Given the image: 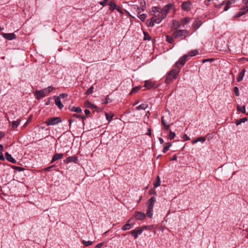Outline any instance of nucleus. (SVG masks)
Wrapping results in <instances>:
<instances>
[{
    "mask_svg": "<svg viewBox=\"0 0 248 248\" xmlns=\"http://www.w3.org/2000/svg\"><path fill=\"white\" fill-rule=\"evenodd\" d=\"M179 72V70L172 69L170 71L165 78V82L167 83H169L170 82L172 79H176L178 77Z\"/></svg>",
    "mask_w": 248,
    "mask_h": 248,
    "instance_id": "nucleus-1",
    "label": "nucleus"
},
{
    "mask_svg": "<svg viewBox=\"0 0 248 248\" xmlns=\"http://www.w3.org/2000/svg\"><path fill=\"white\" fill-rule=\"evenodd\" d=\"M62 122V120L60 117H54L47 119L45 122V123L47 126H49L58 124L59 123H61Z\"/></svg>",
    "mask_w": 248,
    "mask_h": 248,
    "instance_id": "nucleus-2",
    "label": "nucleus"
},
{
    "mask_svg": "<svg viewBox=\"0 0 248 248\" xmlns=\"http://www.w3.org/2000/svg\"><path fill=\"white\" fill-rule=\"evenodd\" d=\"M188 32V31L186 30H176V31L173 32L172 36L173 38L176 39L186 35Z\"/></svg>",
    "mask_w": 248,
    "mask_h": 248,
    "instance_id": "nucleus-3",
    "label": "nucleus"
},
{
    "mask_svg": "<svg viewBox=\"0 0 248 248\" xmlns=\"http://www.w3.org/2000/svg\"><path fill=\"white\" fill-rule=\"evenodd\" d=\"M153 18V22L154 24H159L163 19L166 18V15L165 14L164 15L160 14V13H158L157 15L155 16L152 17Z\"/></svg>",
    "mask_w": 248,
    "mask_h": 248,
    "instance_id": "nucleus-4",
    "label": "nucleus"
},
{
    "mask_svg": "<svg viewBox=\"0 0 248 248\" xmlns=\"http://www.w3.org/2000/svg\"><path fill=\"white\" fill-rule=\"evenodd\" d=\"M174 5L172 3H170L165 6L162 9H161L160 14L164 15L165 14L166 17L167 16L168 13Z\"/></svg>",
    "mask_w": 248,
    "mask_h": 248,
    "instance_id": "nucleus-5",
    "label": "nucleus"
},
{
    "mask_svg": "<svg viewBox=\"0 0 248 248\" xmlns=\"http://www.w3.org/2000/svg\"><path fill=\"white\" fill-rule=\"evenodd\" d=\"M143 232V229L140 227H137L131 232V235L136 239L138 236L141 234Z\"/></svg>",
    "mask_w": 248,
    "mask_h": 248,
    "instance_id": "nucleus-6",
    "label": "nucleus"
},
{
    "mask_svg": "<svg viewBox=\"0 0 248 248\" xmlns=\"http://www.w3.org/2000/svg\"><path fill=\"white\" fill-rule=\"evenodd\" d=\"M145 214L144 213L139 211H135V212L134 217L138 220H142L145 218Z\"/></svg>",
    "mask_w": 248,
    "mask_h": 248,
    "instance_id": "nucleus-7",
    "label": "nucleus"
},
{
    "mask_svg": "<svg viewBox=\"0 0 248 248\" xmlns=\"http://www.w3.org/2000/svg\"><path fill=\"white\" fill-rule=\"evenodd\" d=\"M1 35L4 38L8 40H12L16 37V35L14 33H6L2 32Z\"/></svg>",
    "mask_w": 248,
    "mask_h": 248,
    "instance_id": "nucleus-8",
    "label": "nucleus"
},
{
    "mask_svg": "<svg viewBox=\"0 0 248 248\" xmlns=\"http://www.w3.org/2000/svg\"><path fill=\"white\" fill-rule=\"evenodd\" d=\"M191 2L190 1H186L182 3L181 8L182 10L185 11H189L190 10Z\"/></svg>",
    "mask_w": 248,
    "mask_h": 248,
    "instance_id": "nucleus-9",
    "label": "nucleus"
},
{
    "mask_svg": "<svg viewBox=\"0 0 248 248\" xmlns=\"http://www.w3.org/2000/svg\"><path fill=\"white\" fill-rule=\"evenodd\" d=\"M144 87L148 90L155 88V83L150 80H146L145 81Z\"/></svg>",
    "mask_w": 248,
    "mask_h": 248,
    "instance_id": "nucleus-10",
    "label": "nucleus"
},
{
    "mask_svg": "<svg viewBox=\"0 0 248 248\" xmlns=\"http://www.w3.org/2000/svg\"><path fill=\"white\" fill-rule=\"evenodd\" d=\"M45 91L43 90H37L35 92V95L37 99H40L45 96Z\"/></svg>",
    "mask_w": 248,
    "mask_h": 248,
    "instance_id": "nucleus-11",
    "label": "nucleus"
},
{
    "mask_svg": "<svg viewBox=\"0 0 248 248\" xmlns=\"http://www.w3.org/2000/svg\"><path fill=\"white\" fill-rule=\"evenodd\" d=\"M186 62H185L184 59H182V58H180L179 61L175 63V66L178 69V70H180L181 68L184 65Z\"/></svg>",
    "mask_w": 248,
    "mask_h": 248,
    "instance_id": "nucleus-12",
    "label": "nucleus"
},
{
    "mask_svg": "<svg viewBox=\"0 0 248 248\" xmlns=\"http://www.w3.org/2000/svg\"><path fill=\"white\" fill-rule=\"evenodd\" d=\"M78 161V158L77 156H69L66 158L65 160V162L68 163L71 162H74L75 163H77Z\"/></svg>",
    "mask_w": 248,
    "mask_h": 248,
    "instance_id": "nucleus-13",
    "label": "nucleus"
},
{
    "mask_svg": "<svg viewBox=\"0 0 248 248\" xmlns=\"http://www.w3.org/2000/svg\"><path fill=\"white\" fill-rule=\"evenodd\" d=\"M5 158L10 162L12 163H16V161L15 159H14L12 155L9 154L8 152H6L5 154Z\"/></svg>",
    "mask_w": 248,
    "mask_h": 248,
    "instance_id": "nucleus-14",
    "label": "nucleus"
},
{
    "mask_svg": "<svg viewBox=\"0 0 248 248\" xmlns=\"http://www.w3.org/2000/svg\"><path fill=\"white\" fill-rule=\"evenodd\" d=\"M155 202V197H152L149 199L147 202V207L154 208V205Z\"/></svg>",
    "mask_w": 248,
    "mask_h": 248,
    "instance_id": "nucleus-15",
    "label": "nucleus"
},
{
    "mask_svg": "<svg viewBox=\"0 0 248 248\" xmlns=\"http://www.w3.org/2000/svg\"><path fill=\"white\" fill-rule=\"evenodd\" d=\"M63 155L62 154L56 153L54 155L52 159L50 162L51 163H53L55 161L62 158L63 157Z\"/></svg>",
    "mask_w": 248,
    "mask_h": 248,
    "instance_id": "nucleus-16",
    "label": "nucleus"
},
{
    "mask_svg": "<svg viewBox=\"0 0 248 248\" xmlns=\"http://www.w3.org/2000/svg\"><path fill=\"white\" fill-rule=\"evenodd\" d=\"M202 24V22L200 20H196L192 24V28L195 30H197Z\"/></svg>",
    "mask_w": 248,
    "mask_h": 248,
    "instance_id": "nucleus-17",
    "label": "nucleus"
},
{
    "mask_svg": "<svg viewBox=\"0 0 248 248\" xmlns=\"http://www.w3.org/2000/svg\"><path fill=\"white\" fill-rule=\"evenodd\" d=\"M181 26V24L180 21L179 22L176 20H173L172 21V27L174 29L177 30Z\"/></svg>",
    "mask_w": 248,
    "mask_h": 248,
    "instance_id": "nucleus-18",
    "label": "nucleus"
},
{
    "mask_svg": "<svg viewBox=\"0 0 248 248\" xmlns=\"http://www.w3.org/2000/svg\"><path fill=\"white\" fill-rule=\"evenodd\" d=\"M55 104L58 106L59 109H62L63 105L61 102V100L60 99V97H57L56 98L55 100Z\"/></svg>",
    "mask_w": 248,
    "mask_h": 248,
    "instance_id": "nucleus-19",
    "label": "nucleus"
},
{
    "mask_svg": "<svg viewBox=\"0 0 248 248\" xmlns=\"http://www.w3.org/2000/svg\"><path fill=\"white\" fill-rule=\"evenodd\" d=\"M108 5L109 6V10L111 11H114L117 7V5L113 0L109 1Z\"/></svg>",
    "mask_w": 248,
    "mask_h": 248,
    "instance_id": "nucleus-20",
    "label": "nucleus"
},
{
    "mask_svg": "<svg viewBox=\"0 0 248 248\" xmlns=\"http://www.w3.org/2000/svg\"><path fill=\"white\" fill-rule=\"evenodd\" d=\"M235 2V0H229L227 1L226 5L224 7V10L227 11L230 8V5Z\"/></svg>",
    "mask_w": 248,
    "mask_h": 248,
    "instance_id": "nucleus-21",
    "label": "nucleus"
},
{
    "mask_svg": "<svg viewBox=\"0 0 248 248\" xmlns=\"http://www.w3.org/2000/svg\"><path fill=\"white\" fill-rule=\"evenodd\" d=\"M161 124H162V125L163 126V127H164V128L165 129V130H169L170 125L166 124V121L165 120L164 116H162L161 117Z\"/></svg>",
    "mask_w": 248,
    "mask_h": 248,
    "instance_id": "nucleus-22",
    "label": "nucleus"
},
{
    "mask_svg": "<svg viewBox=\"0 0 248 248\" xmlns=\"http://www.w3.org/2000/svg\"><path fill=\"white\" fill-rule=\"evenodd\" d=\"M245 69H243L241 71V72L239 73V75H238V77H237V82H240L241 81L242 79L243 78H244V75H245Z\"/></svg>",
    "mask_w": 248,
    "mask_h": 248,
    "instance_id": "nucleus-23",
    "label": "nucleus"
},
{
    "mask_svg": "<svg viewBox=\"0 0 248 248\" xmlns=\"http://www.w3.org/2000/svg\"><path fill=\"white\" fill-rule=\"evenodd\" d=\"M190 20V18L188 17H184L180 20V23L181 25L184 26L187 23H189Z\"/></svg>",
    "mask_w": 248,
    "mask_h": 248,
    "instance_id": "nucleus-24",
    "label": "nucleus"
},
{
    "mask_svg": "<svg viewBox=\"0 0 248 248\" xmlns=\"http://www.w3.org/2000/svg\"><path fill=\"white\" fill-rule=\"evenodd\" d=\"M85 105L86 107L92 108H96L97 106L92 104L90 101L87 100L85 102Z\"/></svg>",
    "mask_w": 248,
    "mask_h": 248,
    "instance_id": "nucleus-25",
    "label": "nucleus"
},
{
    "mask_svg": "<svg viewBox=\"0 0 248 248\" xmlns=\"http://www.w3.org/2000/svg\"><path fill=\"white\" fill-rule=\"evenodd\" d=\"M134 224V223H126L123 226L122 229L123 231L128 230L133 226Z\"/></svg>",
    "mask_w": 248,
    "mask_h": 248,
    "instance_id": "nucleus-26",
    "label": "nucleus"
},
{
    "mask_svg": "<svg viewBox=\"0 0 248 248\" xmlns=\"http://www.w3.org/2000/svg\"><path fill=\"white\" fill-rule=\"evenodd\" d=\"M21 122V120L20 119H18L16 121H13L12 122V127L13 129H15L19 125L20 123Z\"/></svg>",
    "mask_w": 248,
    "mask_h": 248,
    "instance_id": "nucleus-27",
    "label": "nucleus"
},
{
    "mask_svg": "<svg viewBox=\"0 0 248 248\" xmlns=\"http://www.w3.org/2000/svg\"><path fill=\"white\" fill-rule=\"evenodd\" d=\"M248 121V118L247 117H244L238 120H236L235 121V124L236 125H238L242 123H245V122Z\"/></svg>",
    "mask_w": 248,
    "mask_h": 248,
    "instance_id": "nucleus-28",
    "label": "nucleus"
},
{
    "mask_svg": "<svg viewBox=\"0 0 248 248\" xmlns=\"http://www.w3.org/2000/svg\"><path fill=\"white\" fill-rule=\"evenodd\" d=\"M172 144L171 142H168L165 143V145L163 149L162 152L164 153H166L167 151L169 150L170 147L171 146Z\"/></svg>",
    "mask_w": 248,
    "mask_h": 248,
    "instance_id": "nucleus-29",
    "label": "nucleus"
},
{
    "mask_svg": "<svg viewBox=\"0 0 248 248\" xmlns=\"http://www.w3.org/2000/svg\"><path fill=\"white\" fill-rule=\"evenodd\" d=\"M69 109L71 111H74L77 113H80L81 112L82 110L81 108L80 107H73L72 108H69Z\"/></svg>",
    "mask_w": 248,
    "mask_h": 248,
    "instance_id": "nucleus-30",
    "label": "nucleus"
},
{
    "mask_svg": "<svg viewBox=\"0 0 248 248\" xmlns=\"http://www.w3.org/2000/svg\"><path fill=\"white\" fill-rule=\"evenodd\" d=\"M199 53V51L197 49H195V50H191L188 53V56H190V57H193V56H196L197 55H198Z\"/></svg>",
    "mask_w": 248,
    "mask_h": 248,
    "instance_id": "nucleus-31",
    "label": "nucleus"
},
{
    "mask_svg": "<svg viewBox=\"0 0 248 248\" xmlns=\"http://www.w3.org/2000/svg\"><path fill=\"white\" fill-rule=\"evenodd\" d=\"M153 208L148 207V209L147 210L146 214L147 216L150 218H152L153 217Z\"/></svg>",
    "mask_w": 248,
    "mask_h": 248,
    "instance_id": "nucleus-32",
    "label": "nucleus"
},
{
    "mask_svg": "<svg viewBox=\"0 0 248 248\" xmlns=\"http://www.w3.org/2000/svg\"><path fill=\"white\" fill-rule=\"evenodd\" d=\"M148 105L147 104H142L136 108V109L138 110H140V109H143L145 110L147 107Z\"/></svg>",
    "mask_w": 248,
    "mask_h": 248,
    "instance_id": "nucleus-33",
    "label": "nucleus"
},
{
    "mask_svg": "<svg viewBox=\"0 0 248 248\" xmlns=\"http://www.w3.org/2000/svg\"><path fill=\"white\" fill-rule=\"evenodd\" d=\"M141 87L140 86H136V87H134L132 89V91L130 92L129 94H132L133 93H137L138 92H139L140 91V90L141 89Z\"/></svg>",
    "mask_w": 248,
    "mask_h": 248,
    "instance_id": "nucleus-34",
    "label": "nucleus"
},
{
    "mask_svg": "<svg viewBox=\"0 0 248 248\" xmlns=\"http://www.w3.org/2000/svg\"><path fill=\"white\" fill-rule=\"evenodd\" d=\"M146 24L148 27H153L154 26L153 18L152 17L151 18L147 19L146 21Z\"/></svg>",
    "mask_w": 248,
    "mask_h": 248,
    "instance_id": "nucleus-35",
    "label": "nucleus"
},
{
    "mask_svg": "<svg viewBox=\"0 0 248 248\" xmlns=\"http://www.w3.org/2000/svg\"><path fill=\"white\" fill-rule=\"evenodd\" d=\"M73 116L74 117H75V118H79V119H82V120L83 124V125L84 124V120L86 119V117L85 116H82V115H79V114H73Z\"/></svg>",
    "mask_w": 248,
    "mask_h": 248,
    "instance_id": "nucleus-36",
    "label": "nucleus"
},
{
    "mask_svg": "<svg viewBox=\"0 0 248 248\" xmlns=\"http://www.w3.org/2000/svg\"><path fill=\"white\" fill-rule=\"evenodd\" d=\"M160 183H161V182H160V178H159V176H157L156 177V182L154 183V187H157L159 186L160 185Z\"/></svg>",
    "mask_w": 248,
    "mask_h": 248,
    "instance_id": "nucleus-37",
    "label": "nucleus"
},
{
    "mask_svg": "<svg viewBox=\"0 0 248 248\" xmlns=\"http://www.w3.org/2000/svg\"><path fill=\"white\" fill-rule=\"evenodd\" d=\"M140 5L141 9L142 11H144L146 8V2L144 0H142L140 2Z\"/></svg>",
    "mask_w": 248,
    "mask_h": 248,
    "instance_id": "nucleus-38",
    "label": "nucleus"
},
{
    "mask_svg": "<svg viewBox=\"0 0 248 248\" xmlns=\"http://www.w3.org/2000/svg\"><path fill=\"white\" fill-rule=\"evenodd\" d=\"M166 41L168 43L172 44L174 40L173 39V37H171L169 35H166Z\"/></svg>",
    "mask_w": 248,
    "mask_h": 248,
    "instance_id": "nucleus-39",
    "label": "nucleus"
},
{
    "mask_svg": "<svg viewBox=\"0 0 248 248\" xmlns=\"http://www.w3.org/2000/svg\"><path fill=\"white\" fill-rule=\"evenodd\" d=\"M246 14V11H240L237 13L234 16V18H238Z\"/></svg>",
    "mask_w": 248,
    "mask_h": 248,
    "instance_id": "nucleus-40",
    "label": "nucleus"
},
{
    "mask_svg": "<svg viewBox=\"0 0 248 248\" xmlns=\"http://www.w3.org/2000/svg\"><path fill=\"white\" fill-rule=\"evenodd\" d=\"M138 17L139 18H140V19L142 21H144V20H145V19L147 17V15L145 14H140V15H138Z\"/></svg>",
    "mask_w": 248,
    "mask_h": 248,
    "instance_id": "nucleus-41",
    "label": "nucleus"
},
{
    "mask_svg": "<svg viewBox=\"0 0 248 248\" xmlns=\"http://www.w3.org/2000/svg\"><path fill=\"white\" fill-rule=\"evenodd\" d=\"M237 110L242 113H246V109H245V106H243L242 107H241L239 105L237 106Z\"/></svg>",
    "mask_w": 248,
    "mask_h": 248,
    "instance_id": "nucleus-42",
    "label": "nucleus"
},
{
    "mask_svg": "<svg viewBox=\"0 0 248 248\" xmlns=\"http://www.w3.org/2000/svg\"><path fill=\"white\" fill-rule=\"evenodd\" d=\"M143 34H144V40H147L149 41L151 39V37H150V36L149 35L148 33H147V32L144 31Z\"/></svg>",
    "mask_w": 248,
    "mask_h": 248,
    "instance_id": "nucleus-43",
    "label": "nucleus"
},
{
    "mask_svg": "<svg viewBox=\"0 0 248 248\" xmlns=\"http://www.w3.org/2000/svg\"><path fill=\"white\" fill-rule=\"evenodd\" d=\"M93 88H93V85H92V86H91L89 88V89H88L87 90V91H86V92L85 93V94H86V95H89V94H92V93H93Z\"/></svg>",
    "mask_w": 248,
    "mask_h": 248,
    "instance_id": "nucleus-44",
    "label": "nucleus"
},
{
    "mask_svg": "<svg viewBox=\"0 0 248 248\" xmlns=\"http://www.w3.org/2000/svg\"><path fill=\"white\" fill-rule=\"evenodd\" d=\"M82 243L83 244H84L85 246L88 247V246L92 245L93 244V242L91 241H86L85 240H83L82 241Z\"/></svg>",
    "mask_w": 248,
    "mask_h": 248,
    "instance_id": "nucleus-45",
    "label": "nucleus"
},
{
    "mask_svg": "<svg viewBox=\"0 0 248 248\" xmlns=\"http://www.w3.org/2000/svg\"><path fill=\"white\" fill-rule=\"evenodd\" d=\"M53 90V87L51 86L48 87L47 88L45 89L43 91H45V93H49L52 91Z\"/></svg>",
    "mask_w": 248,
    "mask_h": 248,
    "instance_id": "nucleus-46",
    "label": "nucleus"
},
{
    "mask_svg": "<svg viewBox=\"0 0 248 248\" xmlns=\"http://www.w3.org/2000/svg\"><path fill=\"white\" fill-rule=\"evenodd\" d=\"M161 9L159 7H153L152 8V12L154 13H156L157 12H158V13L160 12L161 11Z\"/></svg>",
    "mask_w": 248,
    "mask_h": 248,
    "instance_id": "nucleus-47",
    "label": "nucleus"
},
{
    "mask_svg": "<svg viewBox=\"0 0 248 248\" xmlns=\"http://www.w3.org/2000/svg\"><path fill=\"white\" fill-rule=\"evenodd\" d=\"M112 101L111 99L109 97L108 95L106 98L103 101V103L104 104H107Z\"/></svg>",
    "mask_w": 248,
    "mask_h": 248,
    "instance_id": "nucleus-48",
    "label": "nucleus"
},
{
    "mask_svg": "<svg viewBox=\"0 0 248 248\" xmlns=\"http://www.w3.org/2000/svg\"><path fill=\"white\" fill-rule=\"evenodd\" d=\"M113 116V115L111 114L106 113V119L108 121H110L112 119Z\"/></svg>",
    "mask_w": 248,
    "mask_h": 248,
    "instance_id": "nucleus-49",
    "label": "nucleus"
},
{
    "mask_svg": "<svg viewBox=\"0 0 248 248\" xmlns=\"http://www.w3.org/2000/svg\"><path fill=\"white\" fill-rule=\"evenodd\" d=\"M12 167L13 169H14L15 170L18 171H20L23 170H24V169L22 167L16 166H12Z\"/></svg>",
    "mask_w": 248,
    "mask_h": 248,
    "instance_id": "nucleus-50",
    "label": "nucleus"
},
{
    "mask_svg": "<svg viewBox=\"0 0 248 248\" xmlns=\"http://www.w3.org/2000/svg\"><path fill=\"white\" fill-rule=\"evenodd\" d=\"M175 137V134L174 132H173L171 131H170L169 138L170 140H172L174 139V137Z\"/></svg>",
    "mask_w": 248,
    "mask_h": 248,
    "instance_id": "nucleus-51",
    "label": "nucleus"
},
{
    "mask_svg": "<svg viewBox=\"0 0 248 248\" xmlns=\"http://www.w3.org/2000/svg\"><path fill=\"white\" fill-rule=\"evenodd\" d=\"M134 9L136 10V12L137 13V14L138 15H140V8L139 7L138 5H135L134 6Z\"/></svg>",
    "mask_w": 248,
    "mask_h": 248,
    "instance_id": "nucleus-52",
    "label": "nucleus"
},
{
    "mask_svg": "<svg viewBox=\"0 0 248 248\" xmlns=\"http://www.w3.org/2000/svg\"><path fill=\"white\" fill-rule=\"evenodd\" d=\"M233 92L236 96H238L239 95V92L238 87H234L233 88Z\"/></svg>",
    "mask_w": 248,
    "mask_h": 248,
    "instance_id": "nucleus-53",
    "label": "nucleus"
},
{
    "mask_svg": "<svg viewBox=\"0 0 248 248\" xmlns=\"http://www.w3.org/2000/svg\"><path fill=\"white\" fill-rule=\"evenodd\" d=\"M205 140H206L205 138L203 137H200L197 138V141H198V142L201 141L202 143H203L205 141Z\"/></svg>",
    "mask_w": 248,
    "mask_h": 248,
    "instance_id": "nucleus-54",
    "label": "nucleus"
},
{
    "mask_svg": "<svg viewBox=\"0 0 248 248\" xmlns=\"http://www.w3.org/2000/svg\"><path fill=\"white\" fill-rule=\"evenodd\" d=\"M248 5H247L246 6L241 7V8L240 9V10H241V11H243V12L246 11V14L247 13H248V12L246 11L248 10Z\"/></svg>",
    "mask_w": 248,
    "mask_h": 248,
    "instance_id": "nucleus-55",
    "label": "nucleus"
},
{
    "mask_svg": "<svg viewBox=\"0 0 248 248\" xmlns=\"http://www.w3.org/2000/svg\"><path fill=\"white\" fill-rule=\"evenodd\" d=\"M108 1V0H103V1H100L99 2V4L101 5H102L103 6H105L106 4H107V2Z\"/></svg>",
    "mask_w": 248,
    "mask_h": 248,
    "instance_id": "nucleus-56",
    "label": "nucleus"
},
{
    "mask_svg": "<svg viewBox=\"0 0 248 248\" xmlns=\"http://www.w3.org/2000/svg\"><path fill=\"white\" fill-rule=\"evenodd\" d=\"M188 54H185L183 56H182L181 57L182 59H184V60L185 61V62H186L187 60H188Z\"/></svg>",
    "mask_w": 248,
    "mask_h": 248,
    "instance_id": "nucleus-57",
    "label": "nucleus"
},
{
    "mask_svg": "<svg viewBox=\"0 0 248 248\" xmlns=\"http://www.w3.org/2000/svg\"><path fill=\"white\" fill-rule=\"evenodd\" d=\"M68 96V94L67 93H61L60 94L59 97H60V99L61 98H64L65 97H67Z\"/></svg>",
    "mask_w": 248,
    "mask_h": 248,
    "instance_id": "nucleus-58",
    "label": "nucleus"
},
{
    "mask_svg": "<svg viewBox=\"0 0 248 248\" xmlns=\"http://www.w3.org/2000/svg\"><path fill=\"white\" fill-rule=\"evenodd\" d=\"M183 138L184 139L185 141H187L190 140V138L188 136H187L186 134H184L183 135Z\"/></svg>",
    "mask_w": 248,
    "mask_h": 248,
    "instance_id": "nucleus-59",
    "label": "nucleus"
},
{
    "mask_svg": "<svg viewBox=\"0 0 248 248\" xmlns=\"http://www.w3.org/2000/svg\"><path fill=\"white\" fill-rule=\"evenodd\" d=\"M5 157L3 156L2 153L0 152V160L1 161H4Z\"/></svg>",
    "mask_w": 248,
    "mask_h": 248,
    "instance_id": "nucleus-60",
    "label": "nucleus"
},
{
    "mask_svg": "<svg viewBox=\"0 0 248 248\" xmlns=\"http://www.w3.org/2000/svg\"><path fill=\"white\" fill-rule=\"evenodd\" d=\"M146 135H148L149 136H151L152 135V132H151V129L149 128L147 129V132L146 133Z\"/></svg>",
    "mask_w": 248,
    "mask_h": 248,
    "instance_id": "nucleus-61",
    "label": "nucleus"
},
{
    "mask_svg": "<svg viewBox=\"0 0 248 248\" xmlns=\"http://www.w3.org/2000/svg\"><path fill=\"white\" fill-rule=\"evenodd\" d=\"M150 195H152L153 194H156V192L154 189H151L149 191Z\"/></svg>",
    "mask_w": 248,
    "mask_h": 248,
    "instance_id": "nucleus-62",
    "label": "nucleus"
},
{
    "mask_svg": "<svg viewBox=\"0 0 248 248\" xmlns=\"http://www.w3.org/2000/svg\"><path fill=\"white\" fill-rule=\"evenodd\" d=\"M213 61V59H204L202 60V62L203 63H204L206 62H212Z\"/></svg>",
    "mask_w": 248,
    "mask_h": 248,
    "instance_id": "nucleus-63",
    "label": "nucleus"
},
{
    "mask_svg": "<svg viewBox=\"0 0 248 248\" xmlns=\"http://www.w3.org/2000/svg\"><path fill=\"white\" fill-rule=\"evenodd\" d=\"M103 246V243H99L97 245H96L95 248H100Z\"/></svg>",
    "mask_w": 248,
    "mask_h": 248,
    "instance_id": "nucleus-64",
    "label": "nucleus"
}]
</instances>
